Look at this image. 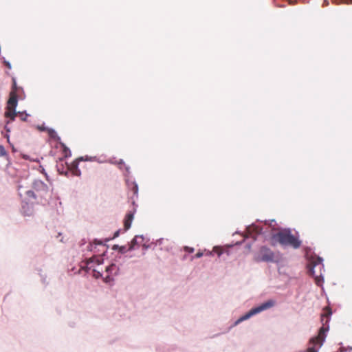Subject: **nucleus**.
I'll use <instances>...</instances> for the list:
<instances>
[{"label":"nucleus","instance_id":"1","mask_svg":"<svg viewBox=\"0 0 352 352\" xmlns=\"http://www.w3.org/2000/svg\"><path fill=\"white\" fill-rule=\"evenodd\" d=\"M331 314V309L329 307H325L322 309V313L321 314L322 327L319 329L318 335L309 340L307 352H318L324 341L326 337L325 333L329 329L328 326L325 327V325L327 324Z\"/></svg>","mask_w":352,"mask_h":352},{"label":"nucleus","instance_id":"2","mask_svg":"<svg viewBox=\"0 0 352 352\" xmlns=\"http://www.w3.org/2000/svg\"><path fill=\"white\" fill-rule=\"evenodd\" d=\"M272 239L278 242L282 245L291 246L294 249H298L301 245V241L293 235L289 229L282 230L273 234Z\"/></svg>","mask_w":352,"mask_h":352},{"label":"nucleus","instance_id":"3","mask_svg":"<svg viewBox=\"0 0 352 352\" xmlns=\"http://www.w3.org/2000/svg\"><path fill=\"white\" fill-rule=\"evenodd\" d=\"M275 301L274 300H268L267 301L262 303L258 307H254L251 309L248 312H247L245 315L242 316L239 318L235 322L236 324H238L241 322L249 319L254 315L261 313L263 311L267 310L268 309L272 308L275 305Z\"/></svg>","mask_w":352,"mask_h":352},{"label":"nucleus","instance_id":"4","mask_svg":"<svg viewBox=\"0 0 352 352\" xmlns=\"http://www.w3.org/2000/svg\"><path fill=\"white\" fill-rule=\"evenodd\" d=\"M276 254L269 248L262 246L260 248L256 255L254 261L256 262H276L277 261Z\"/></svg>","mask_w":352,"mask_h":352},{"label":"nucleus","instance_id":"5","mask_svg":"<svg viewBox=\"0 0 352 352\" xmlns=\"http://www.w3.org/2000/svg\"><path fill=\"white\" fill-rule=\"evenodd\" d=\"M17 102V94L14 90H12L10 93V98L8 101L6 111L5 113V116L10 118L11 120H14L17 115L15 111Z\"/></svg>","mask_w":352,"mask_h":352},{"label":"nucleus","instance_id":"6","mask_svg":"<svg viewBox=\"0 0 352 352\" xmlns=\"http://www.w3.org/2000/svg\"><path fill=\"white\" fill-rule=\"evenodd\" d=\"M118 268L116 266V264H111L109 266H107L105 269V273L106 274L104 276L103 274L100 273V272H98L96 270H94L95 275L96 277H102L104 282L109 283L113 280L112 276L114 274H116L118 272Z\"/></svg>","mask_w":352,"mask_h":352},{"label":"nucleus","instance_id":"7","mask_svg":"<svg viewBox=\"0 0 352 352\" xmlns=\"http://www.w3.org/2000/svg\"><path fill=\"white\" fill-rule=\"evenodd\" d=\"M33 188L37 192H42L40 195L42 196L43 193L48 192V186L41 180H36L33 183Z\"/></svg>","mask_w":352,"mask_h":352},{"label":"nucleus","instance_id":"8","mask_svg":"<svg viewBox=\"0 0 352 352\" xmlns=\"http://www.w3.org/2000/svg\"><path fill=\"white\" fill-rule=\"evenodd\" d=\"M134 212L135 211H129L124 217V227L125 230H127L131 228V223L133 219Z\"/></svg>","mask_w":352,"mask_h":352},{"label":"nucleus","instance_id":"9","mask_svg":"<svg viewBox=\"0 0 352 352\" xmlns=\"http://www.w3.org/2000/svg\"><path fill=\"white\" fill-rule=\"evenodd\" d=\"M67 170H69L72 175L74 176H80L81 172L80 169L78 168V162H73L69 166L67 167Z\"/></svg>","mask_w":352,"mask_h":352},{"label":"nucleus","instance_id":"10","mask_svg":"<svg viewBox=\"0 0 352 352\" xmlns=\"http://www.w3.org/2000/svg\"><path fill=\"white\" fill-rule=\"evenodd\" d=\"M322 259L320 257L317 258V259L312 262L314 264L313 267L309 269V273L315 276V272H314V267H318L319 270H321V269L323 267V265L322 264Z\"/></svg>","mask_w":352,"mask_h":352},{"label":"nucleus","instance_id":"11","mask_svg":"<svg viewBox=\"0 0 352 352\" xmlns=\"http://www.w3.org/2000/svg\"><path fill=\"white\" fill-rule=\"evenodd\" d=\"M46 131L51 138L54 139L56 140H60V138L58 136L56 132L54 129L48 128L46 129Z\"/></svg>","mask_w":352,"mask_h":352},{"label":"nucleus","instance_id":"12","mask_svg":"<svg viewBox=\"0 0 352 352\" xmlns=\"http://www.w3.org/2000/svg\"><path fill=\"white\" fill-rule=\"evenodd\" d=\"M102 258L100 257L95 256L90 258L87 261V264H90L91 263H96L97 265H100L102 263Z\"/></svg>","mask_w":352,"mask_h":352},{"label":"nucleus","instance_id":"13","mask_svg":"<svg viewBox=\"0 0 352 352\" xmlns=\"http://www.w3.org/2000/svg\"><path fill=\"white\" fill-rule=\"evenodd\" d=\"M248 231L250 232L252 231H254L256 234H258L261 232L262 229L256 226H252L248 228Z\"/></svg>","mask_w":352,"mask_h":352},{"label":"nucleus","instance_id":"14","mask_svg":"<svg viewBox=\"0 0 352 352\" xmlns=\"http://www.w3.org/2000/svg\"><path fill=\"white\" fill-rule=\"evenodd\" d=\"M131 190L134 195H137L138 192V186L136 184L133 183L132 184Z\"/></svg>","mask_w":352,"mask_h":352},{"label":"nucleus","instance_id":"15","mask_svg":"<svg viewBox=\"0 0 352 352\" xmlns=\"http://www.w3.org/2000/svg\"><path fill=\"white\" fill-rule=\"evenodd\" d=\"M138 236H135L134 239L131 241V246L129 248V250H131V249H133L135 245L137 244L138 243Z\"/></svg>","mask_w":352,"mask_h":352},{"label":"nucleus","instance_id":"16","mask_svg":"<svg viewBox=\"0 0 352 352\" xmlns=\"http://www.w3.org/2000/svg\"><path fill=\"white\" fill-rule=\"evenodd\" d=\"M213 252L217 253L219 256H220L222 254V250L217 247H214L213 248Z\"/></svg>","mask_w":352,"mask_h":352},{"label":"nucleus","instance_id":"17","mask_svg":"<svg viewBox=\"0 0 352 352\" xmlns=\"http://www.w3.org/2000/svg\"><path fill=\"white\" fill-rule=\"evenodd\" d=\"M6 151L3 146L0 145V156H4L6 155Z\"/></svg>","mask_w":352,"mask_h":352},{"label":"nucleus","instance_id":"18","mask_svg":"<svg viewBox=\"0 0 352 352\" xmlns=\"http://www.w3.org/2000/svg\"><path fill=\"white\" fill-rule=\"evenodd\" d=\"M19 116L20 117V119L23 121H25L28 115V114H24L23 113H19Z\"/></svg>","mask_w":352,"mask_h":352},{"label":"nucleus","instance_id":"19","mask_svg":"<svg viewBox=\"0 0 352 352\" xmlns=\"http://www.w3.org/2000/svg\"><path fill=\"white\" fill-rule=\"evenodd\" d=\"M185 250H186V252H188L189 253H192L194 252V248H193L185 247Z\"/></svg>","mask_w":352,"mask_h":352},{"label":"nucleus","instance_id":"20","mask_svg":"<svg viewBox=\"0 0 352 352\" xmlns=\"http://www.w3.org/2000/svg\"><path fill=\"white\" fill-rule=\"evenodd\" d=\"M27 195H28V196H32V197H34V198L36 197V195H35L34 192L33 191H32V190H28V191L27 192Z\"/></svg>","mask_w":352,"mask_h":352},{"label":"nucleus","instance_id":"21","mask_svg":"<svg viewBox=\"0 0 352 352\" xmlns=\"http://www.w3.org/2000/svg\"><path fill=\"white\" fill-rule=\"evenodd\" d=\"M12 90H14L15 92L16 93V81L14 79L13 80V85H12Z\"/></svg>","mask_w":352,"mask_h":352},{"label":"nucleus","instance_id":"22","mask_svg":"<svg viewBox=\"0 0 352 352\" xmlns=\"http://www.w3.org/2000/svg\"><path fill=\"white\" fill-rule=\"evenodd\" d=\"M63 146L64 147V152L65 153V157H67V152L70 153V151L64 144H63Z\"/></svg>","mask_w":352,"mask_h":352},{"label":"nucleus","instance_id":"23","mask_svg":"<svg viewBox=\"0 0 352 352\" xmlns=\"http://www.w3.org/2000/svg\"><path fill=\"white\" fill-rule=\"evenodd\" d=\"M203 252H197L195 255V258H200L203 256Z\"/></svg>","mask_w":352,"mask_h":352},{"label":"nucleus","instance_id":"24","mask_svg":"<svg viewBox=\"0 0 352 352\" xmlns=\"http://www.w3.org/2000/svg\"><path fill=\"white\" fill-rule=\"evenodd\" d=\"M38 129L40 131H46V129H47V127H45V126H38Z\"/></svg>","mask_w":352,"mask_h":352},{"label":"nucleus","instance_id":"25","mask_svg":"<svg viewBox=\"0 0 352 352\" xmlns=\"http://www.w3.org/2000/svg\"><path fill=\"white\" fill-rule=\"evenodd\" d=\"M289 4L290 5H294L296 1L293 0H288Z\"/></svg>","mask_w":352,"mask_h":352},{"label":"nucleus","instance_id":"26","mask_svg":"<svg viewBox=\"0 0 352 352\" xmlns=\"http://www.w3.org/2000/svg\"><path fill=\"white\" fill-rule=\"evenodd\" d=\"M5 65H6V67L9 69L11 68V65L10 64L8 63V62H5Z\"/></svg>","mask_w":352,"mask_h":352},{"label":"nucleus","instance_id":"27","mask_svg":"<svg viewBox=\"0 0 352 352\" xmlns=\"http://www.w3.org/2000/svg\"><path fill=\"white\" fill-rule=\"evenodd\" d=\"M118 235H119V231L116 232L114 234L113 238L118 236Z\"/></svg>","mask_w":352,"mask_h":352},{"label":"nucleus","instance_id":"28","mask_svg":"<svg viewBox=\"0 0 352 352\" xmlns=\"http://www.w3.org/2000/svg\"><path fill=\"white\" fill-rule=\"evenodd\" d=\"M212 254V252H208L207 253V255H208V256H211Z\"/></svg>","mask_w":352,"mask_h":352},{"label":"nucleus","instance_id":"29","mask_svg":"<svg viewBox=\"0 0 352 352\" xmlns=\"http://www.w3.org/2000/svg\"><path fill=\"white\" fill-rule=\"evenodd\" d=\"M316 283L318 284V276H316Z\"/></svg>","mask_w":352,"mask_h":352},{"label":"nucleus","instance_id":"30","mask_svg":"<svg viewBox=\"0 0 352 352\" xmlns=\"http://www.w3.org/2000/svg\"><path fill=\"white\" fill-rule=\"evenodd\" d=\"M324 2H325V3H326V5H328V1H327V0H325V1H324Z\"/></svg>","mask_w":352,"mask_h":352},{"label":"nucleus","instance_id":"31","mask_svg":"<svg viewBox=\"0 0 352 352\" xmlns=\"http://www.w3.org/2000/svg\"><path fill=\"white\" fill-rule=\"evenodd\" d=\"M117 247H118L117 245H114V246H113V249H116V248H117Z\"/></svg>","mask_w":352,"mask_h":352}]
</instances>
